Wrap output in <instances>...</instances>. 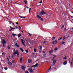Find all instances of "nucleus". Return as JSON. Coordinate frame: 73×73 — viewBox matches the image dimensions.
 Instances as JSON below:
<instances>
[{
  "label": "nucleus",
  "mask_w": 73,
  "mask_h": 73,
  "mask_svg": "<svg viewBox=\"0 0 73 73\" xmlns=\"http://www.w3.org/2000/svg\"><path fill=\"white\" fill-rule=\"evenodd\" d=\"M16 52H14V54H17V56L18 57H19V51L17 50H16Z\"/></svg>",
  "instance_id": "nucleus-1"
},
{
  "label": "nucleus",
  "mask_w": 73,
  "mask_h": 73,
  "mask_svg": "<svg viewBox=\"0 0 73 73\" xmlns=\"http://www.w3.org/2000/svg\"><path fill=\"white\" fill-rule=\"evenodd\" d=\"M37 17H38V19H39L42 21H44V20L42 18H41V16H39L38 15H37Z\"/></svg>",
  "instance_id": "nucleus-2"
},
{
  "label": "nucleus",
  "mask_w": 73,
  "mask_h": 73,
  "mask_svg": "<svg viewBox=\"0 0 73 73\" xmlns=\"http://www.w3.org/2000/svg\"><path fill=\"white\" fill-rule=\"evenodd\" d=\"M44 14H46V13H45L43 10H42L41 11V12L40 13V14L41 16L44 15Z\"/></svg>",
  "instance_id": "nucleus-3"
},
{
  "label": "nucleus",
  "mask_w": 73,
  "mask_h": 73,
  "mask_svg": "<svg viewBox=\"0 0 73 73\" xmlns=\"http://www.w3.org/2000/svg\"><path fill=\"white\" fill-rule=\"evenodd\" d=\"M52 61H53V62L52 63V65H55L56 63L57 60L55 59L53 60V59Z\"/></svg>",
  "instance_id": "nucleus-4"
},
{
  "label": "nucleus",
  "mask_w": 73,
  "mask_h": 73,
  "mask_svg": "<svg viewBox=\"0 0 73 73\" xmlns=\"http://www.w3.org/2000/svg\"><path fill=\"white\" fill-rule=\"evenodd\" d=\"M58 43V42L57 40H55V41H54L52 43V44H54V45H55L56 44H57Z\"/></svg>",
  "instance_id": "nucleus-5"
},
{
  "label": "nucleus",
  "mask_w": 73,
  "mask_h": 73,
  "mask_svg": "<svg viewBox=\"0 0 73 73\" xmlns=\"http://www.w3.org/2000/svg\"><path fill=\"white\" fill-rule=\"evenodd\" d=\"M51 55L52 56H53L54 57L52 59V60H53V59H54V58H56V57H57V56H56L54 54H51Z\"/></svg>",
  "instance_id": "nucleus-6"
},
{
  "label": "nucleus",
  "mask_w": 73,
  "mask_h": 73,
  "mask_svg": "<svg viewBox=\"0 0 73 73\" xmlns=\"http://www.w3.org/2000/svg\"><path fill=\"white\" fill-rule=\"evenodd\" d=\"M28 71L29 72L31 73V72H33V70L32 69V68H29L28 69Z\"/></svg>",
  "instance_id": "nucleus-7"
},
{
  "label": "nucleus",
  "mask_w": 73,
  "mask_h": 73,
  "mask_svg": "<svg viewBox=\"0 0 73 73\" xmlns=\"http://www.w3.org/2000/svg\"><path fill=\"white\" fill-rule=\"evenodd\" d=\"M7 63L8 64L10 65V66H11L13 65V64L12 63L9 61H8L7 62Z\"/></svg>",
  "instance_id": "nucleus-8"
},
{
  "label": "nucleus",
  "mask_w": 73,
  "mask_h": 73,
  "mask_svg": "<svg viewBox=\"0 0 73 73\" xmlns=\"http://www.w3.org/2000/svg\"><path fill=\"white\" fill-rule=\"evenodd\" d=\"M2 42L3 43V44H6V42L5 41V40L4 39L2 40Z\"/></svg>",
  "instance_id": "nucleus-9"
},
{
  "label": "nucleus",
  "mask_w": 73,
  "mask_h": 73,
  "mask_svg": "<svg viewBox=\"0 0 73 73\" xmlns=\"http://www.w3.org/2000/svg\"><path fill=\"white\" fill-rule=\"evenodd\" d=\"M38 65V63H37L35 65L33 66L32 67H33V68H36L37 67Z\"/></svg>",
  "instance_id": "nucleus-10"
},
{
  "label": "nucleus",
  "mask_w": 73,
  "mask_h": 73,
  "mask_svg": "<svg viewBox=\"0 0 73 73\" xmlns=\"http://www.w3.org/2000/svg\"><path fill=\"white\" fill-rule=\"evenodd\" d=\"M21 68L23 70H25V67H24V66H21Z\"/></svg>",
  "instance_id": "nucleus-11"
},
{
  "label": "nucleus",
  "mask_w": 73,
  "mask_h": 73,
  "mask_svg": "<svg viewBox=\"0 0 73 73\" xmlns=\"http://www.w3.org/2000/svg\"><path fill=\"white\" fill-rule=\"evenodd\" d=\"M21 41L22 42V44H23V45L25 46V44H24V40H23V39H21Z\"/></svg>",
  "instance_id": "nucleus-12"
},
{
  "label": "nucleus",
  "mask_w": 73,
  "mask_h": 73,
  "mask_svg": "<svg viewBox=\"0 0 73 73\" xmlns=\"http://www.w3.org/2000/svg\"><path fill=\"white\" fill-rule=\"evenodd\" d=\"M53 52V50H51L49 51V53L50 54H52Z\"/></svg>",
  "instance_id": "nucleus-13"
},
{
  "label": "nucleus",
  "mask_w": 73,
  "mask_h": 73,
  "mask_svg": "<svg viewBox=\"0 0 73 73\" xmlns=\"http://www.w3.org/2000/svg\"><path fill=\"white\" fill-rule=\"evenodd\" d=\"M15 46H16L17 47H20V46H19V44H18L17 43H16V44H15Z\"/></svg>",
  "instance_id": "nucleus-14"
},
{
  "label": "nucleus",
  "mask_w": 73,
  "mask_h": 73,
  "mask_svg": "<svg viewBox=\"0 0 73 73\" xmlns=\"http://www.w3.org/2000/svg\"><path fill=\"white\" fill-rule=\"evenodd\" d=\"M67 61H65L63 62V65H65L67 64Z\"/></svg>",
  "instance_id": "nucleus-15"
},
{
  "label": "nucleus",
  "mask_w": 73,
  "mask_h": 73,
  "mask_svg": "<svg viewBox=\"0 0 73 73\" xmlns=\"http://www.w3.org/2000/svg\"><path fill=\"white\" fill-rule=\"evenodd\" d=\"M24 3L26 5H27V1H24Z\"/></svg>",
  "instance_id": "nucleus-16"
},
{
  "label": "nucleus",
  "mask_w": 73,
  "mask_h": 73,
  "mask_svg": "<svg viewBox=\"0 0 73 73\" xmlns=\"http://www.w3.org/2000/svg\"><path fill=\"white\" fill-rule=\"evenodd\" d=\"M21 36V34H19L18 35V37H20V36Z\"/></svg>",
  "instance_id": "nucleus-17"
},
{
  "label": "nucleus",
  "mask_w": 73,
  "mask_h": 73,
  "mask_svg": "<svg viewBox=\"0 0 73 73\" xmlns=\"http://www.w3.org/2000/svg\"><path fill=\"white\" fill-rule=\"evenodd\" d=\"M31 60H29V59L28 60V62H29V63H31Z\"/></svg>",
  "instance_id": "nucleus-18"
},
{
  "label": "nucleus",
  "mask_w": 73,
  "mask_h": 73,
  "mask_svg": "<svg viewBox=\"0 0 73 73\" xmlns=\"http://www.w3.org/2000/svg\"><path fill=\"white\" fill-rule=\"evenodd\" d=\"M20 62L21 63L22 62V61L23 60V59L22 58H20Z\"/></svg>",
  "instance_id": "nucleus-19"
},
{
  "label": "nucleus",
  "mask_w": 73,
  "mask_h": 73,
  "mask_svg": "<svg viewBox=\"0 0 73 73\" xmlns=\"http://www.w3.org/2000/svg\"><path fill=\"white\" fill-rule=\"evenodd\" d=\"M63 59L64 60H66L67 59V58H66V56H65L64 58Z\"/></svg>",
  "instance_id": "nucleus-20"
},
{
  "label": "nucleus",
  "mask_w": 73,
  "mask_h": 73,
  "mask_svg": "<svg viewBox=\"0 0 73 73\" xmlns=\"http://www.w3.org/2000/svg\"><path fill=\"white\" fill-rule=\"evenodd\" d=\"M20 49L21 50V51H22V52H24V50H23V49H22V48H20Z\"/></svg>",
  "instance_id": "nucleus-21"
},
{
  "label": "nucleus",
  "mask_w": 73,
  "mask_h": 73,
  "mask_svg": "<svg viewBox=\"0 0 73 73\" xmlns=\"http://www.w3.org/2000/svg\"><path fill=\"white\" fill-rule=\"evenodd\" d=\"M15 56V54H13V56H12V58H13Z\"/></svg>",
  "instance_id": "nucleus-22"
},
{
  "label": "nucleus",
  "mask_w": 73,
  "mask_h": 73,
  "mask_svg": "<svg viewBox=\"0 0 73 73\" xmlns=\"http://www.w3.org/2000/svg\"><path fill=\"white\" fill-rule=\"evenodd\" d=\"M46 56V54H43V57H45V56Z\"/></svg>",
  "instance_id": "nucleus-23"
},
{
  "label": "nucleus",
  "mask_w": 73,
  "mask_h": 73,
  "mask_svg": "<svg viewBox=\"0 0 73 73\" xmlns=\"http://www.w3.org/2000/svg\"><path fill=\"white\" fill-rule=\"evenodd\" d=\"M57 49H58V48H55L54 49V50H55V51H56V50H57Z\"/></svg>",
  "instance_id": "nucleus-24"
},
{
  "label": "nucleus",
  "mask_w": 73,
  "mask_h": 73,
  "mask_svg": "<svg viewBox=\"0 0 73 73\" xmlns=\"http://www.w3.org/2000/svg\"><path fill=\"white\" fill-rule=\"evenodd\" d=\"M12 62L13 63H15V60H12Z\"/></svg>",
  "instance_id": "nucleus-25"
},
{
  "label": "nucleus",
  "mask_w": 73,
  "mask_h": 73,
  "mask_svg": "<svg viewBox=\"0 0 73 73\" xmlns=\"http://www.w3.org/2000/svg\"><path fill=\"white\" fill-rule=\"evenodd\" d=\"M12 35H13V36H15L16 35L15 34H12Z\"/></svg>",
  "instance_id": "nucleus-26"
},
{
  "label": "nucleus",
  "mask_w": 73,
  "mask_h": 73,
  "mask_svg": "<svg viewBox=\"0 0 73 73\" xmlns=\"http://www.w3.org/2000/svg\"><path fill=\"white\" fill-rule=\"evenodd\" d=\"M5 70H7L8 69V68L7 67H5Z\"/></svg>",
  "instance_id": "nucleus-27"
},
{
  "label": "nucleus",
  "mask_w": 73,
  "mask_h": 73,
  "mask_svg": "<svg viewBox=\"0 0 73 73\" xmlns=\"http://www.w3.org/2000/svg\"><path fill=\"white\" fill-rule=\"evenodd\" d=\"M28 34H29V36H31V35H32V34H30L29 33H28Z\"/></svg>",
  "instance_id": "nucleus-28"
},
{
  "label": "nucleus",
  "mask_w": 73,
  "mask_h": 73,
  "mask_svg": "<svg viewBox=\"0 0 73 73\" xmlns=\"http://www.w3.org/2000/svg\"><path fill=\"white\" fill-rule=\"evenodd\" d=\"M65 38H66V37H64L63 38V40H65Z\"/></svg>",
  "instance_id": "nucleus-29"
},
{
  "label": "nucleus",
  "mask_w": 73,
  "mask_h": 73,
  "mask_svg": "<svg viewBox=\"0 0 73 73\" xmlns=\"http://www.w3.org/2000/svg\"><path fill=\"white\" fill-rule=\"evenodd\" d=\"M65 42H64L62 43V44H63V45H65V44H65Z\"/></svg>",
  "instance_id": "nucleus-30"
},
{
  "label": "nucleus",
  "mask_w": 73,
  "mask_h": 73,
  "mask_svg": "<svg viewBox=\"0 0 73 73\" xmlns=\"http://www.w3.org/2000/svg\"><path fill=\"white\" fill-rule=\"evenodd\" d=\"M39 47L40 48V49H42V46H40Z\"/></svg>",
  "instance_id": "nucleus-31"
},
{
  "label": "nucleus",
  "mask_w": 73,
  "mask_h": 73,
  "mask_svg": "<svg viewBox=\"0 0 73 73\" xmlns=\"http://www.w3.org/2000/svg\"><path fill=\"white\" fill-rule=\"evenodd\" d=\"M64 27V25H63L62 26V27L61 28V29H62V28H63Z\"/></svg>",
  "instance_id": "nucleus-32"
},
{
  "label": "nucleus",
  "mask_w": 73,
  "mask_h": 73,
  "mask_svg": "<svg viewBox=\"0 0 73 73\" xmlns=\"http://www.w3.org/2000/svg\"><path fill=\"white\" fill-rule=\"evenodd\" d=\"M36 48H35L34 49V51L35 52H36Z\"/></svg>",
  "instance_id": "nucleus-33"
},
{
  "label": "nucleus",
  "mask_w": 73,
  "mask_h": 73,
  "mask_svg": "<svg viewBox=\"0 0 73 73\" xmlns=\"http://www.w3.org/2000/svg\"><path fill=\"white\" fill-rule=\"evenodd\" d=\"M62 38H61L59 39H58V40H61V39H62Z\"/></svg>",
  "instance_id": "nucleus-34"
},
{
  "label": "nucleus",
  "mask_w": 73,
  "mask_h": 73,
  "mask_svg": "<svg viewBox=\"0 0 73 73\" xmlns=\"http://www.w3.org/2000/svg\"><path fill=\"white\" fill-rule=\"evenodd\" d=\"M15 29V28H11V30H12V29Z\"/></svg>",
  "instance_id": "nucleus-35"
},
{
  "label": "nucleus",
  "mask_w": 73,
  "mask_h": 73,
  "mask_svg": "<svg viewBox=\"0 0 73 73\" xmlns=\"http://www.w3.org/2000/svg\"><path fill=\"white\" fill-rule=\"evenodd\" d=\"M31 8H30L29 9V11L30 13V12H31Z\"/></svg>",
  "instance_id": "nucleus-36"
},
{
  "label": "nucleus",
  "mask_w": 73,
  "mask_h": 73,
  "mask_svg": "<svg viewBox=\"0 0 73 73\" xmlns=\"http://www.w3.org/2000/svg\"><path fill=\"white\" fill-rule=\"evenodd\" d=\"M25 73H29V72L28 71H27V72H25Z\"/></svg>",
  "instance_id": "nucleus-37"
},
{
  "label": "nucleus",
  "mask_w": 73,
  "mask_h": 73,
  "mask_svg": "<svg viewBox=\"0 0 73 73\" xmlns=\"http://www.w3.org/2000/svg\"><path fill=\"white\" fill-rule=\"evenodd\" d=\"M20 17L21 18H23V17H22V16H20Z\"/></svg>",
  "instance_id": "nucleus-38"
},
{
  "label": "nucleus",
  "mask_w": 73,
  "mask_h": 73,
  "mask_svg": "<svg viewBox=\"0 0 73 73\" xmlns=\"http://www.w3.org/2000/svg\"><path fill=\"white\" fill-rule=\"evenodd\" d=\"M8 49H11L10 47H9V46L8 47Z\"/></svg>",
  "instance_id": "nucleus-39"
},
{
  "label": "nucleus",
  "mask_w": 73,
  "mask_h": 73,
  "mask_svg": "<svg viewBox=\"0 0 73 73\" xmlns=\"http://www.w3.org/2000/svg\"><path fill=\"white\" fill-rule=\"evenodd\" d=\"M55 38H56V37H53L52 38L53 39H55Z\"/></svg>",
  "instance_id": "nucleus-40"
},
{
  "label": "nucleus",
  "mask_w": 73,
  "mask_h": 73,
  "mask_svg": "<svg viewBox=\"0 0 73 73\" xmlns=\"http://www.w3.org/2000/svg\"><path fill=\"white\" fill-rule=\"evenodd\" d=\"M19 29H21V27H20V26H19Z\"/></svg>",
  "instance_id": "nucleus-41"
},
{
  "label": "nucleus",
  "mask_w": 73,
  "mask_h": 73,
  "mask_svg": "<svg viewBox=\"0 0 73 73\" xmlns=\"http://www.w3.org/2000/svg\"><path fill=\"white\" fill-rule=\"evenodd\" d=\"M19 24V22H17L16 23V24L17 25V24Z\"/></svg>",
  "instance_id": "nucleus-42"
},
{
  "label": "nucleus",
  "mask_w": 73,
  "mask_h": 73,
  "mask_svg": "<svg viewBox=\"0 0 73 73\" xmlns=\"http://www.w3.org/2000/svg\"><path fill=\"white\" fill-rule=\"evenodd\" d=\"M26 51V52L27 53H28V51L27 50H25Z\"/></svg>",
  "instance_id": "nucleus-43"
},
{
  "label": "nucleus",
  "mask_w": 73,
  "mask_h": 73,
  "mask_svg": "<svg viewBox=\"0 0 73 73\" xmlns=\"http://www.w3.org/2000/svg\"><path fill=\"white\" fill-rule=\"evenodd\" d=\"M51 69V67H50L49 69L48 70H50V69Z\"/></svg>",
  "instance_id": "nucleus-44"
},
{
  "label": "nucleus",
  "mask_w": 73,
  "mask_h": 73,
  "mask_svg": "<svg viewBox=\"0 0 73 73\" xmlns=\"http://www.w3.org/2000/svg\"><path fill=\"white\" fill-rule=\"evenodd\" d=\"M39 3L41 4L42 3V1H41L40 2H39Z\"/></svg>",
  "instance_id": "nucleus-45"
},
{
  "label": "nucleus",
  "mask_w": 73,
  "mask_h": 73,
  "mask_svg": "<svg viewBox=\"0 0 73 73\" xmlns=\"http://www.w3.org/2000/svg\"><path fill=\"white\" fill-rule=\"evenodd\" d=\"M7 60H8V61H9V59L8 58H7Z\"/></svg>",
  "instance_id": "nucleus-46"
},
{
  "label": "nucleus",
  "mask_w": 73,
  "mask_h": 73,
  "mask_svg": "<svg viewBox=\"0 0 73 73\" xmlns=\"http://www.w3.org/2000/svg\"><path fill=\"white\" fill-rule=\"evenodd\" d=\"M18 28V27H17L15 28V29H17Z\"/></svg>",
  "instance_id": "nucleus-47"
},
{
  "label": "nucleus",
  "mask_w": 73,
  "mask_h": 73,
  "mask_svg": "<svg viewBox=\"0 0 73 73\" xmlns=\"http://www.w3.org/2000/svg\"><path fill=\"white\" fill-rule=\"evenodd\" d=\"M3 45L4 47H5V46L4 45V44H3Z\"/></svg>",
  "instance_id": "nucleus-48"
},
{
  "label": "nucleus",
  "mask_w": 73,
  "mask_h": 73,
  "mask_svg": "<svg viewBox=\"0 0 73 73\" xmlns=\"http://www.w3.org/2000/svg\"><path fill=\"white\" fill-rule=\"evenodd\" d=\"M44 44H45V43H46V42H43Z\"/></svg>",
  "instance_id": "nucleus-49"
},
{
  "label": "nucleus",
  "mask_w": 73,
  "mask_h": 73,
  "mask_svg": "<svg viewBox=\"0 0 73 73\" xmlns=\"http://www.w3.org/2000/svg\"><path fill=\"white\" fill-rule=\"evenodd\" d=\"M2 54H3V55H5V54H4V53H3Z\"/></svg>",
  "instance_id": "nucleus-50"
},
{
  "label": "nucleus",
  "mask_w": 73,
  "mask_h": 73,
  "mask_svg": "<svg viewBox=\"0 0 73 73\" xmlns=\"http://www.w3.org/2000/svg\"><path fill=\"white\" fill-rule=\"evenodd\" d=\"M10 24H12V22H10Z\"/></svg>",
  "instance_id": "nucleus-51"
},
{
  "label": "nucleus",
  "mask_w": 73,
  "mask_h": 73,
  "mask_svg": "<svg viewBox=\"0 0 73 73\" xmlns=\"http://www.w3.org/2000/svg\"><path fill=\"white\" fill-rule=\"evenodd\" d=\"M9 58H11V56H9Z\"/></svg>",
  "instance_id": "nucleus-52"
},
{
  "label": "nucleus",
  "mask_w": 73,
  "mask_h": 73,
  "mask_svg": "<svg viewBox=\"0 0 73 73\" xmlns=\"http://www.w3.org/2000/svg\"><path fill=\"white\" fill-rule=\"evenodd\" d=\"M23 19H25V17H23Z\"/></svg>",
  "instance_id": "nucleus-53"
},
{
  "label": "nucleus",
  "mask_w": 73,
  "mask_h": 73,
  "mask_svg": "<svg viewBox=\"0 0 73 73\" xmlns=\"http://www.w3.org/2000/svg\"><path fill=\"white\" fill-rule=\"evenodd\" d=\"M54 69H56V68H54Z\"/></svg>",
  "instance_id": "nucleus-54"
},
{
  "label": "nucleus",
  "mask_w": 73,
  "mask_h": 73,
  "mask_svg": "<svg viewBox=\"0 0 73 73\" xmlns=\"http://www.w3.org/2000/svg\"><path fill=\"white\" fill-rule=\"evenodd\" d=\"M43 53H45V52L43 51Z\"/></svg>",
  "instance_id": "nucleus-55"
},
{
  "label": "nucleus",
  "mask_w": 73,
  "mask_h": 73,
  "mask_svg": "<svg viewBox=\"0 0 73 73\" xmlns=\"http://www.w3.org/2000/svg\"><path fill=\"white\" fill-rule=\"evenodd\" d=\"M10 28H11V29H12V27H10Z\"/></svg>",
  "instance_id": "nucleus-56"
},
{
  "label": "nucleus",
  "mask_w": 73,
  "mask_h": 73,
  "mask_svg": "<svg viewBox=\"0 0 73 73\" xmlns=\"http://www.w3.org/2000/svg\"><path fill=\"white\" fill-rule=\"evenodd\" d=\"M11 30H11V29L10 30H9V31H11Z\"/></svg>",
  "instance_id": "nucleus-57"
},
{
  "label": "nucleus",
  "mask_w": 73,
  "mask_h": 73,
  "mask_svg": "<svg viewBox=\"0 0 73 73\" xmlns=\"http://www.w3.org/2000/svg\"><path fill=\"white\" fill-rule=\"evenodd\" d=\"M22 32V33H23V31H21Z\"/></svg>",
  "instance_id": "nucleus-58"
},
{
  "label": "nucleus",
  "mask_w": 73,
  "mask_h": 73,
  "mask_svg": "<svg viewBox=\"0 0 73 73\" xmlns=\"http://www.w3.org/2000/svg\"><path fill=\"white\" fill-rule=\"evenodd\" d=\"M72 62H73V58H72Z\"/></svg>",
  "instance_id": "nucleus-59"
},
{
  "label": "nucleus",
  "mask_w": 73,
  "mask_h": 73,
  "mask_svg": "<svg viewBox=\"0 0 73 73\" xmlns=\"http://www.w3.org/2000/svg\"><path fill=\"white\" fill-rule=\"evenodd\" d=\"M72 64V62H71V64Z\"/></svg>",
  "instance_id": "nucleus-60"
},
{
  "label": "nucleus",
  "mask_w": 73,
  "mask_h": 73,
  "mask_svg": "<svg viewBox=\"0 0 73 73\" xmlns=\"http://www.w3.org/2000/svg\"><path fill=\"white\" fill-rule=\"evenodd\" d=\"M52 40H53V39H52Z\"/></svg>",
  "instance_id": "nucleus-61"
},
{
  "label": "nucleus",
  "mask_w": 73,
  "mask_h": 73,
  "mask_svg": "<svg viewBox=\"0 0 73 73\" xmlns=\"http://www.w3.org/2000/svg\"><path fill=\"white\" fill-rule=\"evenodd\" d=\"M14 51H15V50H14Z\"/></svg>",
  "instance_id": "nucleus-62"
},
{
  "label": "nucleus",
  "mask_w": 73,
  "mask_h": 73,
  "mask_svg": "<svg viewBox=\"0 0 73 73\" xmlns=\"http://www.w3.org/2000/svg\"><path fill=\"white\" fill-rule=\"evenodd\" d=\"M14 24H15L14 23L13 24V25H14Z\"/></svg>",
  "instance_id": "nucleus-63"
},
{
  "label": "nucleus",
  "mask_w": 73,
  "mask_h": 73,
  "mask_svg": "<svg viewBox=\"0 0 73 73\" xmlns=\"http://www.w3.org/2000/svg\"><path fill=\"white\" fill-rule=\"evenodd\" d=\"M72 13H73V12H72Z\"/></svg>",
  "instance_id": "nucleus-64"
}]
</instances>
